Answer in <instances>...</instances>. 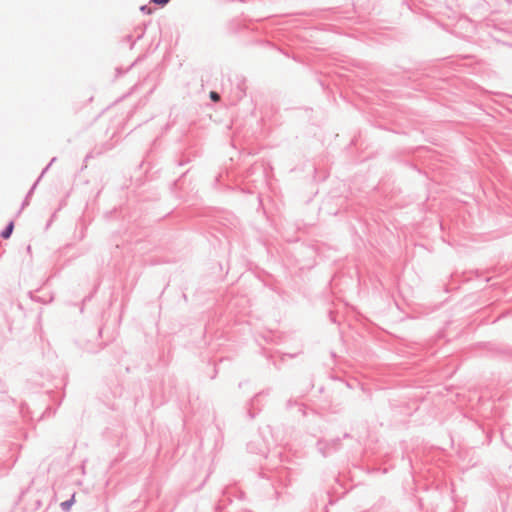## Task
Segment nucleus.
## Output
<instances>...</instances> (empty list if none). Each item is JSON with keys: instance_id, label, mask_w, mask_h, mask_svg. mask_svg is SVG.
Instances as JSON below:
<instances>
[{"instance_id": "nucleus-1", "label": "nucleus", "mask_w": 512, "mask_h": 512, "mask_svg": "<svg viewBox=\"0 0 512 512\" xmlns=\"http://www.w3.org/2000/svg\"><path fill=\"white\" fill-rule=\"evenodd\" d=\"M13 228H14V223L13 222H10L8 227L2 232L1 236L4 238V239H7L10 237L12 231H13Z\"/></svg>"}, {"instance_id": "nucleus-4", "label": "nucleus", "mask_w": 512, "mask_h": 512, "mask_svg": "<svg viewBox=\"0 0 512 512\" xmlns=\"http://www.w3.org/2000/svg\"><path fill=\"white\" fill-rule=\"evenodd\" d=\"M169 0H152V2L159 4V5H165L168 3Z\"/></svg>"}, {"instance_id": "nucleus-3", "label": "nucleus", "mask_w": 512, "mask_h": 512, "mask_svg": "<svg viewBox=\"0 0 512 512\" xmlns=\"http://www.w3.org/2000/svg\"><path fill=\"white\" fill-rule=\"evenodd\" d=\"M210 97H211V99H212L213 101H219V99H220L219 94H218V93H216V92H214V91H212V92L210 93Z\"/></svg>"}, {"instance_id": "nucleus-2", "label": "nucleus", "mask_w": 512, "mask_h": 512, "mask_svg": "<svg viewBox=\"0 0 512 512\" xmlns=\"http://www.w3.org/2000/svg\"><path fill=\"white\" fill-rule=\"evenodd\" d=\"M73 502H74V495L72 496V499H71V500L63 502V503L61 504V506L63 507V509H65V510H69V509H70V507L72 506Z\"/></svg>"}]
</instances>
